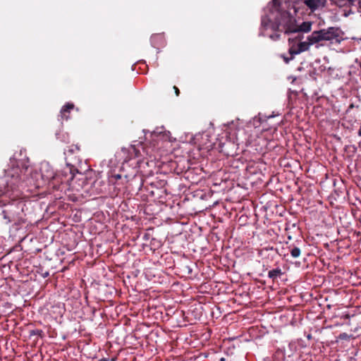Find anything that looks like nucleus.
<instances>
[{
    "label": "nucleus",
    "mask_w": 361,
    "mask_h": 361,
    "mask_svg": "<svg viewBox=\"0 0 361 361\" xmlns=\"http://www.w3.org/2000/svg\"><path fill=\"white\" fill-rule=\"evenodd\" d=\"M68 151H69L70 152H74V149H68Z\"/></svg>",
    "instance_id": "obj_20"
},
{
    "label": "nucleus",
    "mask_w": 361,
    "mask_h": 361,
    "mask_svg": "<svg viewBox=\"0 0 361 361\" xmlns=\"http://www.w3.org/2000/svg\"><path fill=\"white\" fill-rule=\"evenodd\" d=\"M289 53L291 55V56L300 54V52H298V48L294 47L293 46L289 49Z\"/></svg>",
    "instance_id": "obj_13"
},
{
    "label": "nucleus",
    "mask_w": 361,
    "mask_h": 361,
    "mask_svg": "<svg viewBox=\"0 0 361 361\" xmlns=\"http://www.w3.org/2000/svg\"><path fill=\"white\" fill-rule=\"evenodd\" d=\"M274 5H276V0H273Z\"/></svg>",
    "instance_id": "obj_21"
},
{
    "label": "nucleus",
    "mask_w": 361,
    "mask_h": 361,
    "mask_svg": "<svg viewBox=\"0 0 361 361\" xmlns=\"http://www.w3.org/2000/svg\"><path fill=\"white\" fill-rule=\"evenodd\" d=\"M307 42H302L298 44V47H297L298 52L302 53L303 51H307L311 45L315 44L314 42H312L311 40L312 39L311 35L307 37Z\"/></svg>",
    "instance_id": "obj_9"
},
{
    "label": "nucleus",
    "mask_w": 361,
    "mask_h": 361,
    "mask_svg": "<svg viewBox=\"0 0 361 361\" xmlns=\"http://www.w3.org/2000/svg\"><path fill=\"white\" fill-rule=\"evenodd\" d=\"M25 202L23 200H13L4 204L0 215L1 223L4 226L12 224L13 226H19L25 222V213L24 209Z\"/></svg>",
    "instance_id": "obj_2"
},
{
    "label": "nucleus",
    "mask_w": 361,
    "mask_h": 361,
    "mask_svg": "<svg viewBox=\"0 0 361 361\" xmlns=\"http://www.w3.org/2000/svg\"><path fill=\"white\" fill-rule=\"evenodd\" d=\"M282 274H283V272H282L281 269L278 267V268L274 269L272 270H270L268 273V276L273 281H275L278 278H280Z\"/></svg>",
    "instance_id": "obj_11"
},
{
    "label": "nucleus",
    "mask_w": 361,
    "mask_h": 361,
    "mask_svg": "<svg viewBox=\"0 0 361 361\" xmlns=\"http://www.w3.org/2000/svg\"><path fill=\"white\" fill-rule=\"evenodd\" d=\"M293 59V56H291L290 58H287V57L283 56V59L286 61V63H288Z\"/></svg>",
    "instance_id": "obj_18"
},
{
    "label": "nucleus",
    "mask_w": 361,
    "mask_h": 361,
    "mask_svg": "<svg viewBox=\"0 0 361 361\" xmlns=\"http://www.w3.org/2000/svg\"><path fill=\"white\" fill-rule=\"evenodd\" d=\"M173 90H174V91H175V94H176V95L177 97H178V96H179V94H180V90H179V89H178L176 86H173Z\"/></svg>",
    "instance_id": "obj_17"
},
{
    "label": "nucleus",
    "mask_w": 361,
    "mask_h": 361,
    "mask_svg": "<svg viewBox=\"0 0 361 361\" xmlns=\"http://www.w3.org/2000/svg\"><path fill=\"white\" fill-rule=\"evenodd\" d=\"M280 36H281V35H280V34H277V33H276V34L271 35H270V38H271V39H273V40H275V41H276V40L279 39Z\"/></svg>",
    "instance_id": "obj_14"
},
{
    "label": "nucleus",
    "mask_w": 361,
    "mask_h": 361,
    "mask_svg": "<svg viewBox=\"0 0 361 361\" xmlns=\"http://www.w3.org/2000/svg\"><path fill=\"white\" fill-rule=\"evenodd\" d=\"M40 171L42 178L45 181L49 182L54 180L56 178V175L54 169L47 163L42 164Z\"/></svg>",
    "instance_id": "obj_5"
},
{
    "label": "nucleus",
    "mask_w": 361,
    "mask_h": 361,
    "mask_svg": "<svg viewBox=\"0 0 361 361\" xmlns=\"http://www.w3.org/2000/svg\"><path fill=\"white\" fill-rule=\"evenodd\" d=\"M290 252L293 258L299 257L301 254L300 249L298 247H290Z\"/></svg>",
    "instance_id": "obj_12"
},
{
    "label": "nucleus",
    "mask_w": 361,
    "mask_h": 361,
    "mask_svg": "<svg viewBox=\"0 0 361 361\" xmlns=\"http://www.w3.org/2000/svg\"><path fill=\"white\" fill-rule=\"evenodd\" d=\"M341 30L338 27H329L312 32V42L315 44L322 41L338 40L341 37Z\"/></svg>",
    "instance_id": "obj_4"
},
{
    "label": "nucleus",
    "mask_w": 361,
    "mask_h": 361,
    "mask_svg": "<svg viewBox=\"0 0 361 361\" xmlns=\"http://www.w3.org/2000/svg\"><path fill=\"white\" fill-rule=\"evenodd\" d=\"M42 333V330L36 329L31 331V335H39L40 336Z\"/></svg>",
    "instance_id": "obj_15"
},
{
    "label": "nucleus",
    "mask_w": 361,
    "mask_h": 361,
    "mask_svg": "<svg viewBox=\"0 0 361 361\" xmlns=\"http://www.w3.org/2000/svg\"><path fill=\"white\" fill-rule=\"evenodd\" d=\"M74 109V104L73 103L66 104L61 109L60 114L62 120H68L69 118V114L71 111Z\"/></svg>",
    "instance_id": "obj_8"
},
{
    "label": "nucleus",
    "mask_w": 361,
    "mask_h": 361,
    "mask_svg": "<svg viewBox=\"0 0 361 361\" xmlns=\"http://www.w3.org/2000/svg\"><path fill=\"white\" fill-rule=\"evenodd\" d=\"M99 361H109V360L107 358H102V359L99 360Z\"/></svg>",
    "instance_id": "obj_19"
},
{
    "label": "nucleus",
    "mask_w": 361,
    "mask_h": 361,
    "mask_svg": "<svg viewBox=\"0 0 361 361\" xmlns=\"http://www.w3.org/2000/svg\"><path fill=\"white\" fill-rule=\"evenodd\" d=\"M348 337L349 336L346 333H342L339 335V338L341 339H347Z\"/></svg>",
    "instance_id": "obj_16"
},
{
    "label": "nucleus",
    "mask_w": 361,
    "mask_h": 361,
    "mask_svg": "<svg viewBox=\"0 0 361 361\" xmlns=\"http://www.w3.org/2000/svg\"><path fill=\"white\" fill-rule=\"evenodd\" d=\"M37 176V173H33L32 169L28 167L24 169L18 167L12 169L5 176L0 177V196L7 194L10 190H16L23 186V183L26 185H35L39 187L38 183L33 182V176L36 178Z\"/></svg>",
    "instance_id": "obj_1"
},
{
    "label": "nucleus",
    "mask_w": 361,
    "mask_h": 361,
    "mask_svg": "<svg viewBox=\"0 0 361 361\" xmlns=\"http://www.w3.org/2000/svg\"><path fill=\"white\" fill-rule=\"evenodd\" d=\"M75 149L76 150H79V147H77V146H75Z\"/></svg>",
    "instance_id": "obj_22"
},
{
    "label": "nucleus",
    "mask_w": 361,
    "mask_h": 361,
    "mask_svg": "<svg viewBox=\"0 0 361 361\" xmlns=\"http://www.w3.org/2000/svg\"><path fill=\"white\" fill-rule=\"evenodd\" d=\"M278 13L276 16V23L272 25L277 29V32H284L286 34L294 33L295 30L296 20L287 11H281L277 8Z\"/></svg>",
    "instance_id": "obj_3"
},
{
    "label": "nucleus",
    "mask_w": 361,
    "mask_h": 361,
    "mask_svg": "<svg viewBox=\"0 0 361 361\" xmlns=\"http://www.w3.org/2000/svg\"><path fill=\"white\" fill-rule=\"evenodd\" d=\"M276 23V18L274 19V21H273L271 18L268 16H263L261 19V27L263 30H268L271 29L273 31H277V29L274 27L272 25Z\"/></svg>",
    "instance_id": "obj_7"
},
{
    "label": "nucleus",
    "mask_w": 361,
    "mask_h": 361,
    "mask_svg": "<svg viewBox=\"0 0 361 361\" xmlns=\"http://www.w3.org/2000/svg\"><path fill=\"white\" fill-rule=\"evenodd\" d=\"M116 358H112L111 361H116Z\"/></svg>",
    "instance_id": "obj_23"
},
{
    "label": "nucleus",
    "mask_w": 361,
    "mask_h": 361,
    "mask_svg": "<svg viewBox=\"0 0 361 361\" xmlns=\"http://www.w3.org/2000/svg\"><path fill=\"white\" fill-rule=\"evenodd\" d=\"M312 25V23L310 21L303 22L299 26H298L295 24V30L294 31V32H308L311 30Z\"/></svg>",
    "instance_id": "obj_10"
},
{
    "label": "nucleus",
    "mask_w": 361,
    "mask_h": 361,
    "mask_svg": "<svg viewBox=\"0 0 361 361\" xmlns=\"http://www.w3.org/2000/svg\"><path fill=\"white\" fill-rule=\"evenodd\" d=\"M304 4L314 12L320 7H324L326 0H304Z\"/></svg>",
    "instance_id": "obj_6"
}]
</instances>
